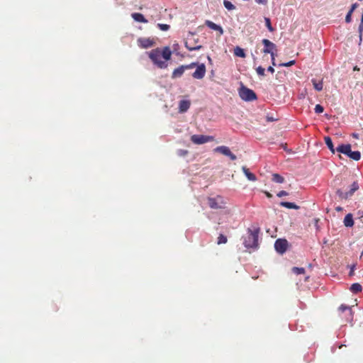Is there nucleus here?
Segmentation results:
<instances>
[{"mask_svg":"<svg viewBox=\"0 0 363 363\" xmlns=\"http://www.w3.org/2000/svg\"><path fill=\"white\" fill-rule=\"evenodd\" d=\"M289 195V193L286 192V191H280L277 194V196L278 197H283V196H287Z\"/></svg>","mask_w":363,"mask_h":363,"instance_id":"40","label":"nucleus"},{"mask_svg":"<svg viewBox=\"0 0 363 363\" xmlns=\"http://www.w3.org/2000/svg\"><path fill=\"white\" fill-rule=\"evenodd\" d=\"M177 46H178V44L174 45V48H177Z\"/></svg>","mask_w":363,"mask_h":363,"instance_id":"54","label":"nucleus"},{"mask_svg":"<svg viewBox=\"0 0 363 363\" xmlns=\"http://www.w3.org/2000/svg\"><path fill=\"white\" fill-rule=\"evenodd\" d=\"M188 153L189 151L187 150L179 149L177 150V155L179 157H185Z\"/></svg>","mask_w":363,"mask_h":363,"instance_id":"34","label":"nucleus"},{"mask_svg":"<svg viewBox=\"0 0 363 363\" xmlns=\"http://www.w3.org/2000/svg\"><path fill=\"white\" fill-rule=\"evenodd\" d=\"M352 136L354 138H356V139H358L359 138V134L358 133H352Z\"/></svg>","mask_w":363,"mask_h":363,"instance_id":"48","label":"nucleus"},{"mask_svg":"<svg viewBox=\"0 0 363 363\" xmlns=\"http://www.w3.org/2000/svg\"><path fill=\"white\" fill-rule=\"evenodd\" d=\"M314 110L316 113H321L323 112L324 108L320 104H317L315 105Z\"/></svg>","mask_w":363,"mask_h":363,"instance_id":"37","label":"nucleus"},{"mask_svg":"<svg viewBox=\"0 0 363 363\" xmlns=\"http://www.w3.org/2000/svg\"><path fill=\"white\" fill-rule=\"evenodd\" d=\"M155 43V41L149 38H140L138 39V45L142 48H151Z\"/></svg>","mask_w":363,"mask_h":363,"instance_id":"14","label":"nucleus"},{"mask_svg":"<svg viewBox=\"0 0 363 363\" xmlns=\"http://www.w3.org/2000/svg\"><path fill=\"white\" fill-rule=\"evenodd\" d=\"M234 55L237 57H240L244 58L246 57L245 52L244 49L241 48L239 46H237L234 48Z\"/></svg>","mask_w":363,"mask_h":363,"instance_id":"25","label":"nucleus"},{"mask_svg":"<svg viewBox=\"0 0 363 363\" xmlns=\"http://www.w3.org/2000/svg\"><path fill=\"white\" fill-rule=\"evenodd\" d=\"M213 137L210 135H193L191 137V140L193 143L197 145L204 144L213 140Z\"/></svg>","mask_w":363,"mask_h":363,"instance_id":"9","label":"nucleus"},{"mask_svg":"<svg viewBox=\"0 0 363 363\" xmlns=\"http://www.w3.org/2000/svg\"><path fill=\"white\" fill-rule=\"evenodd\" d=\"M358 33H359V45H361L362 42V35H363V11L361 16L360 23L358 27Z\"/></svg>","mask_w":363,"mask_h":363,"instance_id":"24","label":"nucleus"},{"mask_svg":"<svg viewBox=\"0 0 363 363\" xmlns=\"http://www.w3.org/2000/svg\"><path fill=\"white\" fill-rule=\"evenodd\" d=\"M267 71H268L269 72H271L272 74H273V73L274 72V71H275V70H274V67H273L269 66V67H267Z\"/></svg>","mask_w":363,"mask_h":363,"instance_id":"44","label":"nucleus"},{"mask_svg":"<svg viewBox=\"0 0 363 363\" xmlns=\"http://www.w3.org/2000/svg\"><path fill=\"white\" fill-rule=\"evenodd\" d=\"M191 103L189 100H181L179 104V113H185L190 108Z\"/></svg>","mask_w":363,"mask_h":363,"instance_id":"16","label":"nucleus"},{"mask_svg":"<svg viewBox=\"0 0 363 363\" xmlns=\"http://www.w3.org/2000/svg\"><path fill=\"white\" fill-rule=\"evenodd\" d=\"M258 4L266 5L268 3V0H255Z\"/></svg>","mask_w":363,"mask_h":363,"instance_id":"41","label":"nucleus"},{"mask_svg":"<svg viewBox=\"0 0 363 363\" xmlns=\"http://www.w3.org/2000/svg\"><path fill=\"white\" fill-rule=\"evenodd\" d=\"M351 150V145L350 144H341L337 148L336 151L340 153L344 154L348 157V154Z\"/></svg>","mask_w":363,"mask_h":363,"instance_id":"15","label":"nucleus"},{"mask_svg":"<svg viewBox=\"0 0 363 363\" xmlns=\"http://www.w3.org/2000/svg\"><path fill=\"white\" fill-rule=\"evenodd\" d=\"M161 56L166 60H169L172 56V51L169 47L166 46L161 50Z\"/></svg>","mask_w":363,"mask_h":363,"instance_id":"18","label":"nucleus"},{"mask_svg":"<svg viewBox=\"0 0 363 363\" xmlns=\"http://www.w3.org/2000/svg\"><path fill=\"white\" fill-rule=\"evenodd\" d=\"M312 83H313L314 89L316 91H321L323 89V84L322 81L317 82L315 79H312Z\"/></svg>","mask_w":363,"mask_h":363,"instance_id":"29","label":"nucleus"},{"mask_svg":"<svg viewBox=\"0 0 363 363\" xmlns=\"http://www.w3.org/2000/svg\"><path fill=\"white\" fill-rule=\"evenodd\" d=\"M196 65L197 62H191L189 65H181L178 67L173 71L172 74V79H177L181 77L183 75L185 70L196 67Z\"/></svg>","mask_w":363,"mask_h":363,"instance_id":"7","label":"nucleus"},{"mask_svg":"<svg viewBox=\"0 0 363 363\" xmlns=\"http://www.w3.org/2000/svg\"><path fill=\"white\" fill-rule=\"evenodd\" d=\"M339 311L342 313V318L345 319L346 322L350 323L352 321L353 313L351 307L342 304L339 307Z\"/></svg>","mask_w":363,"mask_h":363,"instance_id":"11","label":"nucleus"},{"mask_svg":"<svg viewBox=\"0 0 363 363\" xmlns=\"http://www.w3.org/2000/svg\"><path fill=\"white\" fill-rule=\"evenodd\" d=\"M132 18L138 22L140 23H147V20L145 18V16L140 13H133L131 14Z\"/></svg>","mask_w":363,"mask_h":363,"instance_id":"21","label":"nucleus"},{"mask_svg":"<svg viewBox=\"0 0 363 363\" xmlns=\"http://www.w3.org/2000/svg\"><path fill=\"white\" fill-rule=\"evenodd\" d=\"M354 265H353L352 267H351V269H350V276H352L353 275V272H354Z\"/></svg>","mask_w":363,"mask_h":363,"instance_id":"47","label":"nucleus"},{"mask_svg":"<svg viewBox=\"0 0 363 363\" xmlns=\"http://www.w3.org/2000/svg\"><path fill=\"white\" fill-rule=\"evenodd\" d=\"M264 21H265V26L267 28V29L269 30V31L274 32V28L272 26V23H271L270 18H268V17H264Z\"/></svg>","mask_w":363,"mask_h":363,"instance_id":"30","label":"nucleus"},{"mask_svg":"<svg viewBox=\"0 0 363 363\" xmlns=\"http://www.w3.org/2000/svg\"><path fill=\"white\" fill-rule=\"evenodd\" d=\"M342 210H343V208L341 207V206H337L335 208V211H337V212L342 211Z\"/></svg>","mask_w":363,"mask_h":363,"instance_id":"46","label":"nucleus"},{"mask_svg":"<svg viewBox=\"0 0 363 363\" xmlns=\"http://www.w3.org/2000/svg\"><path fill=\"white\" fill-rule=\"evenodd\" d=\"M344 225L346 227H352L354 225V220L352 213H348L345 216L344 220Z\"/></svg>","mask_w":363,"mask_h":363,"instance_id":"20","label":"nucleus"},{"mask_svg":"<svg viewBox=\"0 0 363 363\" xmlns=\"http://www.w3.org/2000/svg\"><path fill=\"white\" fill-rule=\"evenodd\" d=\"M350 290L353 294H358L362 291V287L359 283H354L351 285Z\"/></svg>","mask_w":363,"mask_h":363,"instance_id":"26","label":"nucleus"},{"mask_svg":"<svg viewBox=\"0 0 363 363\" xmlns=\"http://www.w3.org/2000/svg\"><path fill=\"white\" fill-rule=\"evenodd\" d=\"M223 5L226 9L228 11H232L235 9V6L230 1L224 0Z\"/></svg>","mask_w":363,"mask_h":363,"instance_id":"31","label":"nucleus"},{"mask_svg":"<svg viewBox=\"0 0 363 363\" xmlns=\"http://www.w3.org/2000/svg\"><path fill=\"white\" fill-rule=\"evenodd\" d=\"M348 157L355 161H358L361 158V153L359 151H352L351 150Z\"/></svg>","mask_w":363,"mask_h":363,"instance_id":"27","label":"nucleus"},{"mask_svg":"<svg viewBox=\"0 0 363 363\" xmlns=\"http://www.w3.org/2000/svg\"><path fill=\"white\" fill-rule=\"evenodd\" d=\"M157 27L163 31H167L170 28V26L167 24H163V23H157Z\"/></svg>","mask_w":363,"mask_h":363,"instance_id":"35","label":"nucleus"},{"mask_svg":"<svg viewBox=\"0 0 363 363\" xmlns=\"http://www.w3.org/2000/svg\"><path fill=\"white\" fill-rule=\"evenodd\" d=\"M259 228H257L253 230L250 228L247 229V235L243 237V245L247 249L257 248L258 246V234L259 233Z\"/></svg>","mask_w":363,"mask_h":363,"instance_id":"1","label":"nucleus"},{"mask_svg":"<svg viewBox=\"0 0 363 363\" xmlns=\"http://www.w3.org/2000/svg\"><path fill=\"white\" fill-rule=\"evenodd\" d=\"M149 57L152 60V62L157 67L160 69H164L167 67V63L165 61H162L160 60L161 57V50L157 48L152 50L149 53Z\"/></svg>","mask_w":363,"mask_h":363,"instance_id":"3","label":"nucleus"},{"mask_svg":"<svg viewBox=\"0 0 363 363\" xmlns=\"http://www.w3.org/2000/svg\"><path fill=\"white\" fill-rule=\"evenodd\" d=\"M357 213L360 217L361 221L363 223V211H359Z\"/></svg>","mask_w":363,"mask_h":363,"instance_id":"45","label":"nucleus"},{"mask_svg":"<svg viewBox=\"0 0 363 363\" xmlns=\"http://www.w3.org/2000/svg\"><path fill=\"white\" fill-rule=\"evenodd\" d=\"M280 206L289 208V209H296L298 210L300 208L298 206H297L296 203L292 202H288V201H281L280 203Z\"/></svg>","mask_w":363,"mask_h":363,"instance_id":"22","label":"nucleus"},{"mask_svg":"<svg viewBox=\"0 0 363 363\" xmlns=\"http://www.w3.org/2000/svg\"><path fill=\"white\" fill-rule=\"evenodd\" d=\"M228 241L227 237L223 234H220L218 237L217 240V244L221 245V244H225Z\"/></svg>","mask_w":363,"mask_h":363,"instance_id":"32","label":"nucleus"},{"mask_svg":"<svg viewBox=\"0 0 363 363\" xmlns=\"http://www.w3.org/2000/svg\"><path fill=\"white\" fill-rule=\"evenodd\" d=\"M262 43L264 45L263 52L270 54L271 58L274 60V51H277V45L268 39H263Z\"/></svg>","mask_w":363,"mask_h":363,"instance_id":"6","label":"nucleus"},{"mask_svg":"<svg viewBox=\"0 0 363 363\" xmlns=\"http://www.w3.org/2000/svg\"><path fill=\"white\" fill-rule=\"evenodd\" d=\"M289 242L286 239L279 238L275 241L274 248L276 251L283 255L287 250Z\"/></svg>","mask_w":363,"mask_h":363,"instance_id":"10","label":"nucleus"},{"mask_svg":"<svg viewBox=\"0 0 363 363\" xmlns=\"http://www.w3.org/2000/svg\"><path fill=\"white\" fill-rule=\"evenodd\" d=\"M295 64H296V61L293 60L289 61L288 62L281 63L279 65V66L288 67H291Z\"/></svg>","mask_w":363,"mask_h":363,"instance_id":"38","label":"nucleus"},{"mask_svg":"<svg viewBox=\"0 0 363 363\" xmlns=\"http://www.w3.org/2000/svg\"><path fill=\"white\" fill-rule=\"evenodd\" d=\"M239 96L245 101H253L257 99L256 93L242 83H240V87L238 89Z\"/></svg>","mask_w":363,"mask_h":363,"instance_id":"2","label":"nucleus"},{"mask_svg":"<svg viewBox=\"0 0 363 363\" xmlns=\"http://www.w3.org/2000/svg\"><path fill=\"white\" fill-rule=\"evenodd\" d=\"M215 151L229 157L231 160H235L237 159L236 155L233 154L227 146H218L215 149Z\"/></svg>","mask_w":363,"mask_h":363,"instance_id":"13","label":"nucleus"},{"mask_svg":"<svg viewBox=\"0 0 363 363\" xmlns=\"http://www.w3.org/2000/svg\"><path fill=\"white\" fill-rule=\"evenodd\" d=\"M359 189V184L357 182H354L350 186V189L347 191H342L341 189H338L336 191V194L341 199H347L351 197L354 193Z\"/></svg>","mask_w":363,"mask_h":363,"instance_id":"5","label":"nucleus"},{"mask_svg":"<svg viewBox=\"0 0 363 363\" xmlns=\"http://www.w3.org/2000/svg\"><path fill=\"white\" fill-rule=\"evenodd\" d=\"M257 73L259 76H264L265 75V69L262 66H259L256 69Z\"/></svg>","mask_w":363,"mask_h":363,"instance_id":"36","label":"nucleus"},{"mask_svg":"<svg viewBox=\"0 0 363 363\" xmlns=\"http://www.w3.org/2000/svg\"><path fill=\"white\" fill-rule=\"evenodd\" d=\"M272 180L274 182L279 183V184H282L284 182V178L281 175H280L277 173H274L272 174Z\"/></svg>","mask_w":363,"mask_h":363,"instance_id":"28","label":"nucleus"},{"mask_svg":"<svg viewBox=\"0 0 363 363\" xmlns=\"http://www.w3.org/2000/svg\"><path fill=\"white\" fill-rule=\"evenodd\" d=\"M324 140L328 149L331 151V152L334 154L336 151V149L334 147L332 139L329 136H325L324 138Z\"/></svg>","mask_w":363,"mask_h":363,"instance_id":"23","label":"nucleus"},{"mask_svg":"<svg viewBox=\"0 0 363 363\" xmlns=\"http://www.w3.org/2000/svg\"><path fill=\"white\" fill-rule=\"evenodd\" d=\"M291 270L296 274H304L306 272L304 268L297 267H294Z\"/></svg>","mask_w":363,"mask_h":363,"instance_id":"33","label":"nucleus"},{"mask_svg":"<svg viewBox=\"0 0 363 363\" xmlns=\"http://www.w3.org/2000/svg\"><path fill=\"white\" fill-rule=\"evenodd\" d=\"M266 120H267V122H272V121H276L275 118H274L272 116H266Z\"/></svg>","mask_w":363,"mask_h":363,"instance_id":"43","label":"nucleus"},{"mask_svg":"<svg viewBox=\"0 0 363 363\" xmlns=\"http://www.w3.org/2000/svg\"><path fill=\"white\" fill-rule=\"evenodd\" d=\"M352 13L351 12H347L346 16H345V22L349 23L352 21Z\"/></svg>","mask_w":363,"mask_h":363,"instance_id":"39","label":"nucleus"},{"mask_svg":"<svg viewBox=\"0 0 363 363\" xmlns=\"http://www.w3.org/2000/svg\"><path fill=\"white\" fill-rule=\"evenodd\" d=\"M359 4L357 3L353 4L351 6V9H350L349 12H351L352 13L353 11L357 8Z\"/></svg>","mask_w":363,"mask_h":363,"instance_id":"42","label":"nucleus"},{"mask_svg":"<svg viewBox=\"0 0 363 363\" xmlns=\"http://www.w3.org/2000/svg\"><path fill=\"white\" fill-rule=\"evenodd\" d=\"M208 204L211 208L213 209H223L225 208V202L221 196L216 197H208Z\"/></svg>","mask_w":363,"mask_h":363,"instance_id":"4","label":"nucleus"},{"mask_svg":"<svg viewBox=\"0 0 363 363\" xmlns=\"http://www.w3.org/2000/svg\"><path fill=\"white\" fill-rule=\"evenodd\" d=\"M272 65H273L274 66H276V65H276V63H275V60H273L272 59Z\"/></svg>","mask_w":363,"mask_h":363,"instance_id":"52","label":"nucleus"},{"mask_svg":"<svg viewBox=\"0 0 363 363\" xmlns=\"http://www.w3.org/2000/svg\"><path fill=\"white\" fill-rule=\"evenodd\" d=\"M196 71L192 74V77L196 79H201L204 77L206 74V66L204 64H199L197 65Z\"/></svg>","mask_w":363,"mask_h":363,"instance_id":"12","label":"nucleus"},{"mask_svg":"<svg viewBox=\"0 0 363 363\" xmlns=\"http://www.w3.org/2000/svg\"><path fill=\"white\" fill-rule=\"evenodd\" d=\"M177 46H178V44L174 45V48H177Z\"/></svg>","mask_w":363,"mask_h":363,"instance_id":"53","label":"nucleus"},{"mask_svg":"<svg viewBox=\"0 0 363 363\" xmlns=\"http://www.w3.org/2000/svg\"><path fill=\"white\" fill-rule=\"evenodd\" d=\"M207 59H208V62H209L210 64H212V59L211 58V57H210V56H208V57H207Z\"/></svg>","mask_w":363,"mask_h":363,"instance_id":"50","label":"nucleus"},{"mask_svg":"<svg viewBox=\"0 0 363 363\" xmlns=\"http://www.w3.org/2000/svg\"><path fill=\"white\" fill-rule=\"evenodd\" d=\"M242 170L243 173L245 174V175L246 176V177L250 181L255 182L257 180V177L253 173L250 172L249 169L247 168L245 166H243L242 167Z\"/></svg>","mask_w":363,"mask_h":363,"instance_id":"19","label":"nucleus"},{"mask_svg":"<svg viewBox=\"0 0 363 363\" xmlns=\"http://www.w3.org/2000/svg\"><path fill=\"white\" fill-rule=\"evenodd\" d=\"M353 70L354 71H359V68L357 66H355V67H354Z\"/></svg>","mask_w":363,"mask_h":363,"instance_id":"51","label":"nucleus"},{"mask_svg":"<svg viewBox=\"0 0 363 363\" xmlns=\"http://www.w3.org/2000/svg\"><path fill=\"white\" fill-rule=\"evenodd\" d=\"M206 25L211 29L213 30H216V31H218L220 33V34H223V29L222 28V27L218 24H216L215 23L211 21H206Z\"/></svg>","mask_w":363,"mask_h":363,"instance_id":"17","label":"nucleus"},{"mask_svg":"<svg viewBox=\"0 0 363 363\" xmlns=\"http://www.w3.org/2000/svg\"><path fill=\"white\" fill-rule=\"evenodd\" d=\"M318 221H319L318 218H315V226H316L317 229H318Z\"/></svg>","mask_w":363,"mask_h":363,"instance_id":"49","label":"nucleus"},{"mask_svg":"<svg viewBox=\"0 0 363 363\" xmlns=\"http://www.w3.org/2000/svg\"><path fill=\"white\" fill-rule=\"evenodd\" d=\"M189 35L191 36V38H188V39L185 41V47L189 51L199 50L202 48V45H194V44L199 42V38H194V34L191 32L189 33Z\"/></svg>","mask_w":363,"mask_h":363,"instance_id":"8","label":"nucleus"}]
</instances>
